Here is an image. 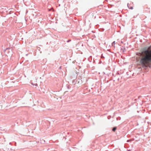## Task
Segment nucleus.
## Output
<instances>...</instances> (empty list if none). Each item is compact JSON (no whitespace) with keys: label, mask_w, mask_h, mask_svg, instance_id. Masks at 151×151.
Masks as SVG:
<instances>
[{"label":"nucleus","mask_w":151,"mask_h":151,"mask_svg":"<svg viewBox=\"0 0 151 151\" xmlns=\"http://www.w3.org/2000/svg\"><path fill=\"white\" fill-rule=\"evenodd\" d=\"M143 52L144 55L141 56L140 63L144 69L147 70L151 67V46Z\"/></svg>","instance_id":"f257e3e1"},{"label":"nucleus","mask_w":151,"mask_h":151,"mask_svg":"<svg viewBox=\"0 0 151 151\" xmlns=\"http://www.w3.org/2000/svg\"><path fill=\"white\" fill-rule=\"evenodd\" d=\"M11 52V49L9 48H6L4 50V53L5 55H7Z\"/></svg>","instance_id":"f03ea898"},{"label":"nucleus","mask_w":151,"mask_h":151,"mask_svg":"<svg viewBox=\"0 0 151 151\" xmlns=\"http://www.w3.org/2000/svg\"><path fill=\"white\" fill-rule=\"evenodd\" d=\"M131 4H127V6L130 9H133V7L132 6H131Z\"/></svg>","instance_id":"7ed1b4c3"},{"label":"nucleus","mask_w":151,"mask_h":151,"mask_svg":"<svg viewBox=\"0 0 151 151\" xmlns=\"http://www.w3.org/2000/svg\"><path fill=\"white\" fill-rule=\"evenodd\" d=\"M76 81H77V80H73V82H72L73 83L74 85H75L76 83Z\"/></svg>","instance_id":"20e7f679"},{"label":"nucleus","mask_w":151,"mask_h":151,"mask_svg":"<svg viewBox=\"0 0 151 151\" xmlns=\"http://www.w3.org/2000/svg\"><path fill=\"white\" fill-rule=\"evenodd\" d=\"M116 127H114L113 128V129H112V130L113 132H115V131H116Z\"/></svg>","instance_id":"39448f33"},{"label":"nucleus","mask_w":151,"mask_h":151,"mask_svg":"<svg viewBox=\"0 0 151 151\" xmlns=\"http://www.w3.org/2000/svg\"><path fill=\"white\" fill-rule=\"evenodd\" d=\"M115 44V41H114L112 43V46L115 47L114 45Z\"/></svg>","instance_id":"423d86ee"},{"label":"nucleus","mask_w":151,"mask_h":151,"mask_svg":"<svg viewBox=\"0 0 151 151\" xmlns=\"http://www.w3.org/2000/svg\"><path fill=\"white\" fill-rule=\"evenodd\" d=\"M138 54H139V55H139V56H140V57L141 56H142V54L141 53H138Z\"/></svg>","instance_id":"0eeeda50"},{"label":"nucleus","mask_w":151,"mask_h":151,"mask_svg":"<svg viewBox=\"0 0 151 151\" xmlns=\"http://www.w3.org/2000/svg\"><path fill=\"white\" fill-rule=\"evenodd\" d=\"M32 85H35V86H37V83H36V84H33V83H32Z\"/></svg>","instance_id":"6e6552de"},{"label":"nucleus","mask_w":151,"mask_h":151,"mask_svg":"<svg viewBox=\"0 0 151 151\" xmlns=\"http://www.w3.org/2000/svg\"><path fill=\"white\" fill-rule=\"evenodd\" d=\"M101 58H104V57L103 56L102 54V55H101Z\"/></svg>","instance_id":"1a4fd4ad"},{"label":"nucleus","mask_w":151,"mask_h":151,"mask_svg":"<svg viewBox=\"0 0 151 151\" xmlns=\"http://www.w3.org/2000/svg\"><path fill=\"white\" fill-rule=\"evenodd\" d=\"M71 41V40H68L67 42H70V41Z\"/></svg>","instance_id":"9d476101"},{"label":"nucleus","mask_w":151,"mask_h":151,"mask_svg":"<svg viewBox=\"0 0 151 151\" xmlns=\"http://www.w3.org/2000/svg\"><path fill=\"white\" fill-rule=\"evenodd\" d=\"M120 119H121V118L120 117H119L118 118H117V120H118V119L120 120Z\"/></svg>","instance_id":"9b49d317"},{"label":"nucleus","mask_w":151,"mask_h":151,"mask_svg":"<svg viewBox=\"0 0 151 151\" xmlns=\"http://www.w3.org/2000/svg\"><path fill=\"white\" fill-rule=\"evenodd\" d=\"M38 48H39V49H40V47H38V49L39 50V49H38Z\"/></svg>","instance_id":"f8f14e48"},{"label":"nucleus","mask_w":151,"mask_h":151,"mask_svg":"<svg viewBox=\"0 0 151 151\" xmlns=\"http://www.w3.org/2000/svg\"><path fill=\"white\" fill-rule=\"evenodd\" d=\"M129 140H128L127 141V142H129Z\"/></svg>","instance_id":"ddd939ff"},{"label":"nucleus","mask_w":151,"mask_h":151,"mask_svg":"<svg viewBox=\"0 0 151 151\" xmlns=\"http://www.w3.org/2000/svg\"><path fill=\"white\" fill-rule=\"evenodd\" d=\"M79 83V81H78V83Z\"/></svg>","instance_id":"4468645a"},{"label":"nucleus","mask_w":151,"mask_h":151,"mask_svg":"<svg viewBox=\"0 0 151 151\" xmlns=\"http://www.w3.org/2000/svg\"><path fill=\"white\" fill-rule=\"evenodd\" d=\"M61 68V67H60V68Z\"/></svg>","instance_id":"2eb2a0df"},{"label":"nucleus","mask_w":151,"mask_h":151,"mask_svg":"<svg viewBox=\"0 0 151 151\" xmlns=\"http://www.w3.org/2000/svg\"><path fill=\"white\" fill-rule=\"evenodd\" d=\"M147 123H149V122H147Z\"/></svg>","instance_id":"dca6fc26"}]
</instances>
